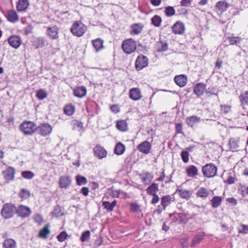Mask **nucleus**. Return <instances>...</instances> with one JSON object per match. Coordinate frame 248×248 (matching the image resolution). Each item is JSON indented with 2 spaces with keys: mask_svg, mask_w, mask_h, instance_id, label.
Instances as JSON below:
<instances>
[{
  "mask_svg": "<svg viewBox=\"0 0 248 248\" xmlns=\"http://www.w3.org/2000/svg\"><path fill=\"white\" fill-rule=\"evenodd\" d=\"M206 85L202 83H198L196 84L194 87V92L198 96L202 95L206 89Z\"/></svg>",
  "mask_w": 248,
  "mask_h": 248,
  "instance_id": "nucleus-22",
  "label": "nucleus"
},
{
  "mask_svg": "<svg viewBox=\"0 0 248 248\" xmlns=\"http://www.w3.org/2000/svg\"><path fill=\"white\" fill-rule=\"evenodd\" d=\"M221 109L224 113H228L231 110L230 107L228 105H221Z\"/></svg>",
  "mask_w": 248,
  "mask_h": 248,
  "instance_id": "nucleus-61",
  "label": "nucleus"
},
{
  "mask_svg": "<svg viewBox=\"0 0 248 248\" xmlns=\"http://www.w3.org/2000/svg\"><path fill=\"white\" fill-rule=\"evenodd\" d=\"M15 214H16V206L12 203L4 204L0 211L1 217L5 219L12 218Z\"/></svg>",
  "mask_w": 248,
  "mask_h": 248,
  "instance_id": "nucleus-1",
  "label": "nucleus"
},
{
  "mask_svg": "<svg viewBox=\"0 0 248 248\" xmlns=\"http://www.w3.org/2000/svg\"><path fill=\"white\" fill-rule=\"evenodd\" d=\"M226 201L233 206H235L237 203V200L233 197L227 198Z\"/></svg>",
  "mask_w": 248,
  "mask_h": 248,
  "instance_id": "nucleus-57",
  "label": "nucleus"
},
{
  "mask_svg": "<svg viewBox=\"0 0 248 248\" xmlns=\"http://www.w3.org/2000/svg\"><path fill=\"white\" fill-rule=\"evenodd\" d=\"M20 130L26 135H32L37 129L36 124L31 121H25L20 126Z\"/></svg>",
  "mask_w": 248,
  "mask_h": 248,
  "instance_id": "nucleus-3",
  "label": "nucleus"
},
{
  "mask_svg": "<svg viewBox=\"0 0 248 248\" xmlns=\"http://www.w3.org/2000/svg\"><path fill=\"white\" fill-rule=\"evenodd\" d=\"M229 6V4L225 0H223L217 3L215 8L217 12L221 15L227 10Z\"/></svg>",
  "mask_w": 248,
  "mask_h": 248,
  "instance_id": "nucleus-12",
  "label": "nucleus"
},
{
  "mask_svg": "<svg viewBox=\"0 0 248 248\" xmlns=\"http://www.w3.org/2000/svg\"><path fill=\"white\" fill-rule=\"evenodd\" d=\"M29 6V0H18L16 4V9L18 11L22 12L26 10Z\"/></svg>",
  "mask_w": 248,
  "mask_h": 248,
  "instance_id": "nucleus-23",
  "label": "nucleus"
},
{
  "mask_svg": "<svg viewBox=\"0 0 248 248\" xmlns=\"http://www.w3.org/2000/svg\"><path fill=\"white\" fill-rule=\"evenodd\" d=\"M87 93V89L85 86H82L78 87L74 90V94L75 96L83 98L86 96Z\"/></svg>",
  "mask_w": 248,
  "mask_h": 248,
  "instance_id": "nucleus-19",
  "label": "nucleus"
},
{
  "mask_svg": "<svg viewBox=\"0 0 248 248\" xmlns=\"http://www.w3.org/2000/svg\"><path fill=\"white\" fill-rule=\"evenodd\" d=\"M89 192V188L86 187H83L81 188L80 192L84 196H86L88 195Z\"/></svg>",
  "mask_w": 248,
  "mask_h": 248,
  "instance_id": "nucleus-63",
  "label": "nucleus"
},
{
  "mask_svg": "<svg viewBox=\"0 0 248 248\" xmlns=\"http://www.w3.org/2000/svg\"><path fill=\"white\" fill-rule=\"evenodd\" d=\"M140 176L142 183L145 185H149L154 178L153 174L149 172L142 173Z\"/></svg>",
  "mask_w": 248,
  "mask_h": 248,
  "instance_id": "nucleus-18",
  "label": "nucleus"
},
{
  "mask_svg": "<svg viewBox=\"0 0 248 248\" xmlns=\"http://www.w3.org/2000/svg\"><path fill=\"white\" fill-rule=\"evenodd\" d=\"M90 232L89 231H86L82 233L80 237V240L82 242H85L88 240L90 238Z\"/></svg>",
  "mask_w": 248,
  "mask_h": 248,
  "instance_id": "nucleus-48",
  "label": "nucleus"
},
{
  "mask_svg": "<svg viewBox=\"0 0 248 248\" xmlns=\"http://www.w3.org/2000/svg\"><path fill=\"white\" fill-rule=\"evenodd\" d=\"M75 107L71 104L66 105L64 108V113L68 116L73 115L75 112Z\"/></svg>",
  "mask_w": 248,
  "mask_h": 248,
  "instance_id": "nucleus-40",
  "label": "nucleus"
},
{
  "mask_svg": "<svg viewBox=\"0 0 248 248\" xmlns=\"http://www.w3.org/2000/svg\"><path fill=\"white\" fill-rule=\"evenodd\" d=\"M47 93L43 89H40L36 92V96L39 100H43L47 97Z\"/></svg>",
  "mask_w": 248,
  "mask_h": 248,
  "instance_id": "nucleus-43",
  "label": "nucleus"
},
{
  "mask_svg": "<svg viewBox=\"0 0 248 248\" xmlns=\"http://www.w3.org/2000/svg\"><path fill=\"white\" fill-rule=\"evenodd\" d=\"M217 170V167L213 163L206 164L202 168L203 175L207 178H211L216 176Z\"/></svg>",
  "mask_w": 248,
  "mask_h": 248,
  "instance_id": "nucleus-4",
  "label": "nucleus"
},
{
  "mask_svg": "<svg viewBox=\"0 0 248 248\" xmlns=\"http://www.w3.org/2000/svg\"><path fill=\"white\" fill-rule=\"evenodd\" d=\"M165 13L167 16H171L175 15V11L173 7L168 6L165 9Z\"/></svg>",
  "mask_w": 248,
  "mask_h": 248,
  "instance_id": "nucleus-47",
  "label": "nucleus"
},
{
  "mask_svg": "<svg viewBox=\"0 0 248 248\" xmlns=\"http://www.w3.org/2000/svg\"><path fill=\"white\" fill-rule=\"evenodd\" d=\"M117 201L114 200L111 203L108 202H103L102 204L104 208L107 209L109 211L113 210L114 207L116 205Z\"/></svg>",
  "mask_w": 248,
  "mask_h": 248,
  "instance_id": "nucleus-37",
  "label": "nucleus"
},
{
  "mask_svg": "<svg viewBox=\"0 0 248 248\" xmlns=\"http://www.w3.org/2000/svg\"><path fill=\"white\" fill-rule=\"evenodd\" d=\"M116 127L121 131L124 132L128 130L127 123L125 120L118 121Z\"/></svg>",
  "mask_w": 248,
  "mask_h": 248,
  "instance_id": "nucleus-34",
  "label": "nucleus"
},
{
  "mask_svg": "<svg viewBox=\"0 0 248 248\" xmlns=\"http://www.w3.org/2000/svg\"><path fill=\"white\" fill-rule=\"evenodd\" d=\"M9 45L15 48H17L22 44V40L18 35H13L8 39Z\"/></svg>",
  "mask_w": 248,
  "mask_h": 248,
  "instance_id": "nucleus-9",
  "label": "nucleus"
},
{
  "mask_svg": "<svg viewBox=\"0 0 248 248\" xmlns=\"http://www.w3.org/2000/svg\"><path fill=\"white\" fill-rule=\"evenodd\" d=\"M52 130V126L48 124H41L37 126V130L39 134L43 136H46L49 135Z\"/></svg>",
  "mask_w": 248,
  "mask_h": 248,
  "instance_id": "nucleus-8",
  "label": "nucleus"
},
{
  "mask_svg": "<svg viewBox=\"0 0 248 248\" xmlns=\"http://www.w3.org/2000/svg\"><path fill=\"white\" fill-rule=\"evenodd\" d=\"M76 181L79 186L84 185L87 183V179L81 175H78L76 176Z\"/></svg>",
  "mask_w": 248,
  "mask_h": 248,
  "instance_id": "nucleus-44",
  "label": "nucleus"
},
{
  "mask_svg": "<svg viewBox=\"0 0 248 248\" xmlns=\"http://www.w3.org/2000/svg\"><path fill=\"white\" fill-rule=\"evenodd\" d=\"M201 118L196 115H193L187 117L186 120V123L191 127H192L195 124L200 122Z\"/></svg>",
  "mask_w": 248,
  "mask_h": 248,
  "instance_id": "nucleus-27",
  "label": "nucleus"
},
{
  "mask_svg": "<svg viewBox=\"0 0 248 248\" xmlns=\"http://www.w3.org/2000/svg\"><path fill=\"white\" fill-rule=\"evenodd\" d=\"M50 233V231L49 230V225H46L43 229L40 230L39 236L41 238H46L48 234Z\"/></svg>",
  "mask_w": 248,
  "mask_h": 248,
  "instance_id": "nucleus-39",
  "label": "nucleus"
},
{
  "mask_svg": "<svg viewBox=\"0 0 248 248\" xmlns=\"http://www.w3.org/2000/svg\"><path fill=\"white\" fill-rule=\"evenodd\" d=\"M230 144L231 148L233 149H237L239 147L237 141L234 140H230Z\"/></svg>",
  "mask_w": 248,
  "mask_h": 248,
  "instance_id": "nucleus-59",
  "label": "nucleus"
},
{
  "mask_svg": "<svg viewBox=\"0 0 248 248\" xmlns=\"http://www.w3.org/2000/svg\"><path fill=\"white\" fill-rule=\"evenodd\" d=\"M129 97L134 101H138L141 99L142 95L141 91L139 88H133L129 90Z\"/></svg>",
  "mask_w": 248,
  "mask_h": 248,
  "instance_id": "nucleus-10",
  "label": "nucleus"
},
{
  "mask_svg": "<svg viewBox=\"0 0 248 248\" xmlns=\"http://www.w3.org/2000/svg\"><path fill=\"white\" fill-rule=\"evenodd\" d=\"M71 124L73 130L80 131L83 129V123L77 120H73Z\"/></svg>",
  "mask_w": 248,
  "mask_h": 248,
  "instance_id": "nucleus-35",
  "label": "nucleus"
},
{
  "mask_svg": "<svg viewBox=\"0 0 248 248\" xmlns=\"http://www.w3.org/2000/svg\"><path fill=\"white\" fill-rule=\"evenodd\" d=\"M36 47H43L45 43V40L42 37H39L34 41Z\"/></svg>",
  "mask_w": 248,
  "mask_h": 248,
  "instance_id": "nucleus-51",
  "label": "nucleus"
},
{
  "mask_svg": "<svg viewBox=\"0 0 248 248\" xmlns=\"http://www.w3.org/2000/svg\"><path fill=\"white\" fill-rule=\"evenodd\" d=\"M178 193L182 198L188 200L191 197L193 191L192 190L182 189L178 190Z\"/></svg>",
  "mask_w": 248,
  "mask_h": 248,
  "instance_id": "nucleus-31",
  "label": "nucleus"
},
{
  "mask_svg": "<svg viewBox=\"0 0 248 248\" xmlns=\"http://www.w3.org/2000/svg\"><path fill=\"white\" fill-rule=\"evenodd\" d=\"M2 174L7 182H9L14 178L15 170L12 167H8L2 171Z\"/></svg>",
  "mask_w": 248,
  "mask_h": 248,
  "instance_id": "nucleus-16",
  "label": "nucleus"
},
{
  "mask_svg": "<svg viewBox=\"0 0 248 248\" xmlns=\"http://www.w3.org/2000/svg\"><path fill=\"white\" fill-rule=\"evenodd\" d=\"M142 30V27L139 24H134L132 26L131 34H138L140 33Z\"/></svg>",
  "mask_w": 248,
  "mask_h": 248,
  "instance_id": "nucleus-42",
  "label": "nucleus"
},
{
  "mask_svg": "<svg viewBox=\"0 0 248 248\" xmlns=\"http://www.w3.org/2000/svg\"><path fill=\"white\" fill-rule=\"evenodd\" d=\"M158 184L153 183L150 186L146 189L147 193L150 195L156 194V193L159 190Z\"/></svg>",
  "mask_w": 248,
  "mask_h": 248,
  "instance_id": "nucleus-32",
  "label": "nucleus"
},
{
  "mask_svg": "<svg viewBox=\"0 0 248 248\" xmlns=\"http://www.w3.org/2000/svg\"><path fill=\"white\" fill-rule=\"evenodd\" d=\"M177 216L180 220V223H186V215L185 213H180L177 214Z\"/></svg>",
  "mask_w": 248,
  "mask_h": 248,
  "instance_id": "nucleus-55",
  "label": "nucleus"
},
{
  "mask_svg": "<svg viewBox=\"0 0 248 248\" xmlns=\"http://www.w3.org/2000/svg\"><path fill=\"white\" fill-rule=\"evenodd\" d=\"M239 233L247 234L248 232V225L241 224L237 227Z\"/></svg>",
  "mask_w": 248,
  "mask_h": 248,
  "instance_id": "nucleus-46",
  "label": "nucleus"
},
{
  "mask_svg": "<svg viewBox=\"0 0 248 248\" xmlns=\"http://www.w3.org/2000/svg\"><path fill=\"white\" fill-rule=\"evenodd\" d=\"M122 48L125 53L130 54L135 52L137 48L136 42L132 38L125 39L123 42Z\"/></svg>",
  "mask_w": 248,
  "mask_h": 248,
  "instance_id": "nucleus-2",
  "label": "nucleus"
},
{
  "mask_svg": "<svg viewBox=\"0 0 248 248\" xmlns=\"http://www.w3.org/2000/svg\"><path fill=\"white\" fill-rule=\"evenodd\" d=\"M68 236L66 232L62 231L57 236L58 240L61 242H63Z\"/></svg>",
  "mask_w": 248,
  "mask_h": 248,
  "instance_id": "nucleus-49",
  "label": "nucleus"
},
{
  "mask_svg": "<svg viewBox=\"0 0 248 248\" xmlns=\"http://www.w3.org/2000/svg\"><path fill=\"white\" fill-rule=\"evenodd\" d=\"M190 0H182L181 1V4L184 6H188L190 5Z\"/></svg>",
  "mask_w": 248,
  "mask_h": 248,
  "instance_id": "nucleus-64",
  "label": "nucleus"
},
{
  "mask_svg": "<svg viewBox=\"0 0 248 248\" xmlns=\"http://www.w3.org/2000/svg\"><path fill=\"white\" fill-rule=\"evenodd\" d=\"M222 199L220 196H214L211 200V204L213 208L218 207L221 203Z\"/></svg>",
  "mask_w": 248,
  "mask_h": 248,
  "instance_id": "nucleus-33",
  "label": "nucleus"
},
{
  "mask_svg": "<svg viewBox=\"0 0 248 248\" xmlns=\"http://www.w3.org/2000/svg\"><path fill=\"white\" fill-rule=\"evenodd\" d=\"M103 40L100 38L92 41L93 45L96 51H98L103 48Z\"/></svg>",
  "mask_w": 248,
  "mask_h": 248,
  "instance_id": "nucleus-30",
  "label": "nucleus"
},
{
  "mask_svg": "<svg viewBox=\"0 0 248 248\" xmlns=\"http://www.w3.org/2000/svg\"><path fill=\"white\" fill-rule=\"evenodd\" d=\"M53 214L56 217L62 216L63 215V213L62 212L61 207L58 206L55 207L53 211Z\"/></svg>",
  "mask_w": 248,
  "mask_h": 248,
  "instance_id": "nucleus-54",
  "label": "nucleus"
},
{
  "mask_svg": "<svg viewBox=\"0 0 248 248\" xmlns=\"http://www.w3.org/2000/svg\"><path fill=\"white\" fill-rule=\"evenodd\" d=\"M16 243L11 238H7L3 242V248H16Z\"/></svg>",
  "mask_w": 248,
  "mask_h": 248,
  "instance_id": "nucleus-28",
  "label": "nucleus"
},
{
  "mask_svg": "<svg viewBox=\"0 0 248 248\" xmlns=\"http://www.w3.org/2000/svg\"><path fill=\"white\" fill-rule=\"evenodd\" d=\"M152 23L155 27H158L161 25L162 19L160 16L157 15L154 16L151 19Z\"/></svg>",
  "mask_w": 248,
  "mask_h": 248,
  "instance_id": "nucleus-41",
  "label": "nucleus"
},
{
  "mask_svg": "<svg viewBox=\"0 0 248 248\" xmlns=\"http://www.w3.org/2000/svg\"><path fill=\"white\" fill-rule=\"evenodd\" d=\"M174 80L176 84L180 87H184L187 83V77L184 75L175 76Z\"/></svg>",
  "mask_w": 248,
  "mask_h": 248,
  "instance_id": "nucleus-20",
  "label": "nucleus"
},
{
  "mask_svg": "<svg viewBox=\"0 0 248 248\" xmlns=\"http://www.w3.org/2000/svg\"><path fill=\"white\" fill-rule=\"evenodd\" d=\"M94 155L99 159H102L107 156V152L105 149L100 145H97L94 149Z\"/></svg>",
  "mask_w": 248,
  "mask_h": 248,
  "instance_id": "nucleus-17",
  "label": "nucleus"
},
{
  "mask_svg": "<svg viewBox=\"0 0 248 248\" xmlns=\"http://www.w3.org/2000/svg\"><path fill=\"white\" fill-rule=\"evenodd\" d=\"M227 41L230 45H233L237 43H239L240 39L238 37H229L227 38Z\"/></svg>",
  "mask_w": 248,
  "mask_h": 248,
  "instance_id": "nucleus-50",
  "label": "nucleus"
},
{
  "mask_svg": "<svg viewBox=\"0 0 248 248\" xmlns=\"http://www.w3.org/2000/svg\"><path fill=\"white\" fill-rule=\"evenodd\" d=\"M71 183V178L68 176H63L60 178L59 185L61 188H67Z\"/></svg>",
  "mask_w": 248,
  "mask_h": 248,
  "instance_id": "nucleus-21",
  "label": "nucleus"
},
{
  "mask_svg": "<svg viewBox=\"0 0 248 248\" xmlns=\"http://www.w3.org/2000/svg\"><path fill=\"white\" fill-rule=\"evenodd\" d=\"M155 48L157 51H165L168 49V45L165 41H159L155 45Z\"/></svg>",
  "mask_w": 248,
  "mask_h": 248,
  "instance_id": "nucleus-25",
  "label": "nucleus"
},
{
  "mask_svg": "<svg viewBox=\"0 0 248 248\" xmlns=\"http://www.w3.org/2000/svg\"><path fill=\"white\" fill-rule=\"evenodd\" d=\"M20 197L22 199H26L30 196V192L26 189H22L19 194Z\"/></svg>",
  "mask_w": 248,
  "mask_h": 248,
  "instance_id": "nucleus-53",
  "label": "nucleus"
},
{
  "mask_svg": "<svg viewBox=\"0 0 248 248\" xmlns=\"http://www.w3.org/2000/svg\"><path fill=\"white\" fill-rule=\"evenodd\" d=\"M31 213V209L26 206L20 205L16 207V214L21 218H25L29 217Z\"/></svg>",
  "mask_w": 248,
  "mask_h": 248,
  "instance_id": "nucleus-6",
  "label": "nucleus"
},
{
  "mask_svg": "<svg viewBox=\"0 0 248 248\" xmlns=\"http://www.w3.org/2000/svg\"><path fill=\"white\" fill-rule=\"evenodd\" d=\"M152 196H153V197L151 200V203L153 204H155L159 202V198L156 194L152 195Z\"/></svg>",
  "mask_w": 248,
  "mask_h": 248,
  "instance_id": "nucleus-62",
  "label": "nucleus"
},
{
  "mask_svg": "<svg viewBox=\"0 0 248 248\" xmlns=\"http://www.w3.org/2000/svg\"><path fill=\"white\" fill-rule=\"evenodd\" d=\"M241 104L242 106H248V91H245L239 96Z\"/></svg>",
  "mask_w": 248,
  "mask_h": 248,
  "instance_id": "nucleus-36",
  "label": "nucleus"
},
{
  "mask_svg": "<svg viewBox=\"0 0 248 248\" xmlns=\"http://www.w3.org/2000/svg\"><path fill=\"white\" fill-rule=\"evenodd\" d=\"M171 197L170 195L164 196L161 200V204L165 209L171 202Z\"/></svg>",
  "mask_w": 248,
  "mask_h": 248,
  "instance_id": "nucleus-38",
  "label": "nucleus"
},
{
  "mask_svg": "<svg viewBox=\"0 0 248 248\" xmlns=\"http://www.w3.org/2000/svg\"><path fill=\"white\" fill-rule=\"evenodd\" d=\"M46 31L47 35L52 39H57L59 38V29L56 26L47 27Z\"/></svg>",
  "mask_w": 248,
  "mask_h": 248,
  "instance_id": "nucleus-13",
  "label": "nucleus"
},
{
  "mask_svg": "<svg viewBox=\"0 0 248 248\" xmlns=\"http://www.w3.org/2000/svg\"><path fill=\"white\" fill-rule=\"evenodd\" d=\"M86 27L80 21H76L72 25L71 31L77 36H82L86 31Z\"/></svg>",
  "mask_w": 248,
  "mask_h": 248,
  "instance_id": "nucleus-5",
  "label": "nucleus"
},
{
  "mask_svg": "<svg viewBox=\"0 0 248 248\" xmlns=\"http://www.w3.org/2000/svg\"><path fill=\"white\" fill-rule=\"evenodd\" d=\"M131 210L133 212H137L140 210V206L137 203H132L130 205Z\"/></svg>",
  "mask_w": 248,
  "mask_h": 248,
  "instance_id": "nucleus-60",
  "label": "nucleus"
},
{
  "mask_svg": "<svg viewBox=\"0 0 248 248\" xmlns=\"http://www.w3.org/2000/svg\"><path fill=\"white\" fill-rule=\"evenodd\" d=\"M172 31L175 34H182L185 32V25L180 21L176 22L172 27Z\"/></svg>",
  "mask_w": 248,
  "mask_h": 248,
  "instance_id": "nucleus-11",
  "label": "nucleus"
},
{
  "mask_svg": "<svg viewBox=\"0 0 248 248\" xmlns=\"http://www.w3.org/2000/svg\"><path fill=\"white\" fill-rule=\"evenodd\" d=\"M125 150L124 144L119 142L117 143L114 148V153L118 155H123Z\"/></svg>",
  "mask_w": 248,
  "mask_h": 248,
  "instance_id": "nucleus-29",
  "label": "nucleus"
},
{
  "mask_svg": "<svg viewBox=\"0 0 248 248\" xmlns=\"http://www.w3.org/2000/svg\"><path fill=\"white\" fill-rule=\"evenodd\" d=\"M148 64V58L143 55H139L135 62V67L137 70L140 71L146 67Z\"/></svg>",
  "mask_w": 248,
  "mask_h": 248,
  "instance_id": "nucleus-7",
  "label": "nucleus"
},
{
  "mask_svg": "<svg viewBox=\"0 0 248 248\" xmlns=\"http://www.w3.org/2000/svg\"><path fill=\"white\" fill-rule=\"evenodd\" d=\"M209 195L210 192L204 187L199 188L196 192L197 196L202 199L206 198Z\"/></svg>",
  "mask_w": 248,
  "mask_h": 248,
  "instance_id": "nucleus-26",
  "label": "nucleus"
},
{
  "mask_svg": "<svg viewBox=\"0 0 248 248\" xmlns=\"http://www.w3.org/2000/svg\"><path fill=\"white\" fill-rule=\"evenodd\" d=\"M189 154L187 151H183L181 153V156L184 163H187L189 161Z\"/></svg>",
  "mask_w": 248,
  "mask_h": 248,
  "instance_id": "nucleus-52",
  "label": "nucleus"
},
{
  "mask_svg": "<svg viewBox=\"0 0 248 248\" xmlns=\"http://www.w3.org/2000/svg\"><path fill=\"white\" fill-rule=\"evenodd\" d=\"M151 147V144L148 141H144L138 146L137 148L140 152L148 154L150 152Z\"/></svg>",
  "mask_w": 248,
  "mask_h": 248,
  "instance_id": "nucleus-15",
  "label": "nucleus"
},
{
  "mask_svg": "<svg viewBox=\"0 0 248 248\" xmlns=\"http://www.w3.org/2000/svg\"><path fill=\"white\" fill-rule=\"evenodd\" d=\"M22 176L26 179H31L34 176V174L31 171H23L21 173Z\"/></svg>",
  "mask_w": 248,
  "mask_h": 248,
  "instance_id": "nucleus-45",
  "label": "nucleus"
},
{
  "mask_svg": "<svg viewBox=\"0 0 248 248\" xmlns=\"http://www.w3.org/2000/svg\"><path fill=\"white\" fill-rule=\"evenodd\" d=\"M198 169L194 165L189 166L186 170L187 175L191 177H194L198 174Z\"/></svg>",
  "mask_w": 248,
  "mask_h": 248,
  "instance_id": "nucleus-24",
  "label": "nucleus"
},
{
  "mask_svg": "<svg viewBox=\"0 0 248 248\" xmlns=\"http://www.w3.org/2000/svg\"><path fill=\"white\" fill-rule=\"evenodd\" d=\"M203 239V237L202 235H196L193 240V245L199 244Z\"/></svg>",
  "mask_w": 248,
  "mask_h": 248,
  "instance_id": "nucleus-56",
  "label": "nucleus"
},
{
  "mask_svg": "<svg viewBox=\"0 0 248 248\" xmlns=\"http://www.w3.org/2000/svg\"><path fill=\"white\" fill-rule=\"evenodd\" d=\"M175 131L177 133H182L183 126L181 123L176 124L175 125Z\"/></svg>",
  "mask_w": 248,
  "mask_h": 248,
  "instance_id": "nucleus-58",
  "label": "nucleus"
},
{
  "mask_svg": "<svg viewBox=\"0 0 248 248\" xmlns=\"http://www.w3.org/2000/svg\"><path fill=\"white\" fill-rule=\"evenodd\" d=\"M7 20L12 23H15L19 20V16L15 10H8L6 14Z\"/></svg>",
  "mask_w": 248,
  "mask_h": 248,
  "instance_id": "nucleus-14",
  "label": "nucleus"
}]
</instances>
